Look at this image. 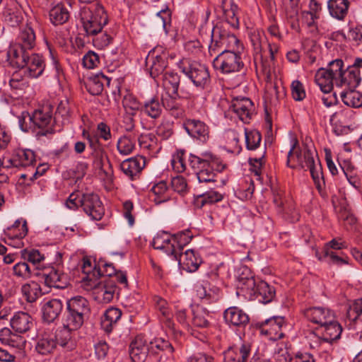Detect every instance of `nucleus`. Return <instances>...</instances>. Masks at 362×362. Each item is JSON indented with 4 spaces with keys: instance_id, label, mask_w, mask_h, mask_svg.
Returning <instances> with one entry per match:
<instances>
[{
    "instance_id": "nucleus-30",
    "label": "nucleus",
    "mask_w": 362,
    "mask_h": 362,
    "mask_svg": "<svg viewBox=\"0 0 362 362\" xmlns=\"http://www.w3.org/2000/svg\"><path fill=\"white\" fill-rule=\"evenodd\" d=\"M315 80L320 90L325 93H330L335 83L334 76L325 68H320L315 76Z\"/></svg>"
},
{
    "instance_id": "nucleus-10",
    "label": "nucleus",
    "mask_w": 362,
    "mask_h": 362,
    "mask_svg": "<svg viewBox=\"0 0 362 362\" xmlns=\"http://www.w3.org/2000/svg\"><path fill=\"white\" fill-rule=\"evenodd\" d=\"M36 44V37L33 28L27 23L20 28L19 34L16 42L11 46L8 52V58L24 53L31 52Z\"/></svg>"
},
{
    "instance_id": "nucleus-8",
    "label": "nucleus",
    "mask_w": 362,
    "mask_h": 362,
    "mask_svg": "<svg viewBox=\"0 0 362 362\" xmlns=\"http://www.w3.org/2000/svg\"><path fill=\"white\" fill-rule=\"evenodd\" d=\"M178 67L197 87L204 88L210 82L209 72L204 64L185 59L180 61Z\"/></svg>"
},
{
    "instance_id": "nucleus-51",
    "label": "nucleus",
    "mask_w": 362,
    "mask_h": 362,
    "mask_svg": "<svg viewBox=\"0 0 362 362\" xmlns=\"http://www.w3.org/2000/svg\"><path fill=\"white\" fill-rule=\"evenodd\" d=\"M156 309H157L167 320H170L172 314L168 302L163 298L156 296L153 298Z\"/></svg>"
},
{
    "instance_id": "nucleus-6",
    "label": "nucleus",
    "mask_w": 362,
    "mask_h": 362,
    "mask_svg": "<svg viewBox=\"0 0 362 362\" xmlns=\"http://www.w3.org/2000/svg\"><path fill=\"white\" fill-rule=\"evenodd\" d=\"M81 20L86 34L93 36L102 32L103 28L108 22V17L105 8L97 6L93 11L83 8L81 13Z\"/></svg>"
},
{
    "instance_id": "nucleus-54",
    "label": "nucleus",
    "mask_w": 362,
    "mask_h": 362,
    "mask_svg": "<svg viewBox=\"0 0 362 362\" xmlns=\"http://www.w3.org/2000/svg\"><path fill=\"white\" fill-rule=\"evenodd\" d=\"M344 62L341 59H337L330 62L328 64L327 68H325L329 72L334 76L335 83L341 76V74L344 71Z\"/></svg>"
},
{
    "instance_id": "nucleus-33",
    "label": "nucleus",
    "mask_w": 362,
    "mask_h": 362,
    "mask_svg": "<svg viewBox=\"0 0 362 362\" xmlns=\"http://www.w3.org/2000/svg\"><path fill=\"white\" fill-rule=\"evenodd\" d=\"M66 310L86 316L90 313L88 301L83 297L74 296L66 301Z\"/></svg>"
},
{
    "instance_id": "nucleus-48",
    "label": "nucleus",
    "mask_w": 362,
    "mask_h": 362,
    "mask_svg": "<svg viewBox=\"0 0 362 362\" xmlns=\"http://www.w3.org/2000/svg\"><path fill=\"white\" fill-rule=\"evenodd\" d=\"M192 237L193 235L189 230L179 232L173 235V243L175 245L177 253L191 241Z\"/></svg>"
},
{
    "instance_id": "nucleus-58",
    "label": "nucleus",
    "mask_w": 362,
    "mask_h": 362,
    "mask_svg": "<svg viewBox=\"0 0 362 362\" xmlns=\"http://www.w3.org/2000/svg\"><path fill=\"white\" fill-rule=\"evenodd\" d=\"M151 349L153 351H155V349H156L158 350L165 351L168 354H172L174 350L171 344L163 339H158L154 341L151 342Z\"/></svg>"
},
{
    "instance_id": "nucleus-7",
    "label": "nucleus",
    "mask_w": 362,
    "mask_h": 362,
    "mask_svg": "<svg viewBox=\"0 0 362 362\" xmlns=\"http://www.w3.org/2000/svg\"><path fill=\"white\" fill-rule=\"evenodd\" d=\"M240 40L237 37L218 26H215L211 30V43L209 46V52L211 56L216 55L223 51H232L238 49Z\"/></svg>"
},
{
    "instance_id": "nucleus-47",
    "label": "nucleus",
    "mask_w": 362,
    "mask_h": 362,
    "mask_svg": "<svg viewBox=\"0 0 362 362\" xmlns=\"http://www.w3.org/2000/svg\"><path fill=\"white\" fill-rule=\"evenodd\" d=\"M246 148L250 151L257 148L262 140V136L257 130L245 129Z\"/></svg>"
},
{
    "instance_id": "nucleus-9",
    "label": "nucleus",
    "mask_w": 362,
    "mask_h": 362,
    "mask_svg": "<svg viewBox=\"0 0 362 362\" xmlns=\"http://www.w3.org/2000/svg\"><path fill=\"white\" fill-rule=\"evenodd\" d=\"M244 66L238 49L223 51L218 53L213 60V66L222 74H228L240 71Z\"/></svg>"
},
{
    "instance_id": "nucleus-63",
    "label": "nucleus",
    "mask_w": 362,
    "mask_h": 362,
    "mask_svg": "<svg viewBox=\"0 0 362 362\" xmlns=\"http://www.w3.org/2000/svg\"><path fill=\"white\" fill-rule=\"evenodd\" d=\"M26 340L24 337L17 334H13L12 337L6 345L19 350L23 349L25 346Z\"/></svg>"
},
{
    "instance_id": "nucleus-62",
    "label": "nucleus",
    "mask_w": 362,
    "mask_h": 362,
    "mask_svg": "<svg viewBox=\"0 0 362 362\" xmlns=\"http://www.w3.org/2000/svg\"><path fill=\"white\" fill-rule=\"evenodd\" d=\"M171 187L174 191L178 193H183L187 189V184L183 177L176 176L171 180Z\"/></svg>"
},
{
    "instance_id": "nucleus-41",
    "label": "nucleus",
    "mask_w": 362,
    "mask_h": 362,
    "mask_svg": "<svg viewBox=\"0 0 362 362\" xmlns=\"http://www.w3.org/2000/svg\"><path fill=\"white\" fill-rule=\"evenodd\" d=\"M341 93L343 103L348 107L358 108L362 106V94L354 89H348Z\"/></svg>"
},
{
    "instance_id": "nucleus-4",
    "label": "nucleus",
    "mask_w": 362,
    "mask_h": 362,
    "mask_svg": "<svg viewBox=\"0 0 362 362\" xmlns=\"http://www.w3.org/2000/svg\"><path fill=\"white\" fill-rule=\"evenodd\" d=\"M297 144L298 141H295L290 148L287 156L286 165L291 168H294L296 165H291V159L296 157L298 164L302 169L306 168L310 170V175L317 188L320 190L322 185L325 184L321 165L320 163L316 164L315 163L313 152L310 149H304L303 153L300 151L296 150V146Z\"/></svg>"
},
{
    "instance_id": "nucleus-2",
    "label": "nucleus",
    "mask_w": 362,
    "mask_h": 362,
    "mask_svg": "<svg viewBox=\"0 0 362 362\" xmlns=\"http://www.w3.org/2000/svg\"><path fill=\"white\" fill-rule=\"evenodd\" d=\"M238 286L245 291L252 299H256L262 303H270L276 295L275 288L264 281L257 282L247 267L243 268V272L238 277Z\"/></svg>"
},
{
    "instance_id": "nucleus-35",
    "label": "nucleus",
    "mask_w": 362,
    "mask_h": 362,
    "mask_svg": "<svg viewBox=\"0 0 362 362\" xmlns=\"http://www.w3.org/2000/svg\"><path fill=\"white\" fill-rule=\"evenodd\" d=\"M349 6L348 0H329L327 7L330 15L338 19L343 20L347 15Z\"/></svg>"
},
{
    "instance_id": "nucleus-56",
    "label": "nucleus",
    "mask_w": 362,
    "mask_h": 362,
    "mask_svg": "<svg viewBox=\"0 0 362 362\" xmlns=\"http://www.w3.org/2000/svg\"><path fill=\"white\" fill-rule=\"evenodd\" d=\"M322 253L323 255H321L319 251L317 249L315 250V255L320 260H322L324 258H329L333 263H335L337 264L346 263V262L344 259L339 257L336 254V252L329 251V249L328 247H324L322 250Z\"/></svg>"
},
{
    "instance_id": "nucleus-16",
    "label": "nucleus",
    "mask_w": 362,
    "mask_h": 362,
    "mask_svg": "<svg viewBox=\"0 0 362 362\" xmlns=\"http://www.w3.org/2000/svg\"><path fill=\"white\" fill-rule=\"evenodd\" d=\"M232 110L244 123H249L254 111V104L248 98H235L230 105Z\"/></svg>"
},
{
    "instance_id": "nucleus-22",
    "label": "nucleus",
    "mask_w": 362,
    "mask_h": 362,
    "mask_svg": "<svg viewBox=\"0 0 362 362\" xmlns=\"http://www.w3.org/2000/svg\"><path fill=\"white\" fill-rule=\"evenodd\" d=\"M72 331L74 330L64 326L57 329L55 334H53L57 345H59L66 351L73 350L76 347V344L73 337Z\"/></svg>"
},
{
    "instance_id": "nucleus-40",
    "label": "nucleus",
    "mask_w": 362,
    "mask_h": 362,
    "mask_svg": "<svg viewBox=\"0 0 362 362\" xmlns=\"http://www.w3.org/2000/svg\"><path fill=\"white\" fill-rule=\"evenodd\" d=\"M163 110L161 104L157 97H153L146 101L141 107V111L153 119L158 118Z\"/></svg>"
},
{
    "instance_id": "nucleus-31",
    "label": "nucleus",
    "mask_w": 362,
    "mask_h": 362,
    "mask_svg": "<svg viewBox=\"0 0 362 362\" xmlns=\"http://www.w3.org/2000/svg\"><path fill=\"white\" fill-rule=\"evenodd\" d=\"M49 16L53 25H59L65 23L69 20L70 13L66 6L59 3L50 9Z\"/></svg>"
},
{
    "instance_id": "nucleus-52",
    "label": "nucleus",
    "mask_w": 362,
    "mask_h": 362,
    "mask_svg": "<svg viewBox=\"0 0 362 362\" xmlns=\"http://www.w3.org/2000/svg\"><path fill=\"white\" fill-rule=\"evenodd\" d=\"M13 274L17 277L27 279L31 276V269L27 262H18L13 267Z\"/></svg>"
},
{
    "instance_id": "nucleus-18",
    "label": "nucleus",
    "mask_w": 362,
    "mask_h": 362,
    "mask_svg": "<svg viewBox=\"0 0 362 362\" xmlns=\"http://www.w3.org/2000/svg\"><path fill=\"white\" fill-rule=\"evenodd\" d=\"M250 351L251 346L248 343L230 347L223 354V362H246Z\"/></svg>"
},
{
    "instance_id": "nucleus-25",
    "label": "nucleus",
    "mask_w": 362,
    "mask_h": 362,
    "mask_svg": "<svg viewBox=\"0 0 362 362\" xmlns=\"http://www.w3.org/2000/svg\"><path fill=\"white\" fill-rule=\"evenodd\" d=\"M63 303L59 299H52L45 303L42 307V317L48 323L54 322L60 315Z\"/></svg>"
},
{
    "instance_id": "nucleus-32",
    "label": "nucleus",
    "mask_w": 362,
    "mask_h": 362,
    "mask_svg": "<svg viewBox=\"0 0 362 362\" xmlns=\"http://www.w3.org/2000/svg\"><path fill=\"white\" fill-rule=\"evenodd\" d=\"M122 316V312L116 308L107 309L101 318V327L107 333L112 331L114 326Z\"/></svg>"
},
{
    "instance_id": "nucleus-13",
    "label": "nucleus",
    "mask_w": 362,
    "mask_h": 362,
    "mask_svg": "<svg viewBox=\"0 0 362 362\" xmlns=\"http://www.w3.org/2000/svg\"><path fill=\"white\" fill-rule=\"evenodd\" d=\"M35 163V153L30 149L17 148L13 151L11 157L6 160L7 168H25Z\"/></svg>"
},
{
    "instance_id": "nucleus-34",
    "label": "nucleus",
    "mask_w": 362,
    "mask_h": 362,
    "mask_svg": "<svg viewBox=\"0 0 362 362\" xmlns=\"http://www.w3.org/2000/svg\"><path fill=\"white\" fill-rule=\"evenodd\" d=\"M222 199L223 194L215 190L214 187L210 186L209 190L196 197L194 203L197 207L202 208L206 204H212Z\"/></svg>"
},
{
    "instance_id": "nucleus-28",
    "label": "nucleus",
    "mask_w": 362,
    "mask_h": 362,
    "mask_svg": "<svg viewBox=\"0 0 362 362\" xmlns=\"http://www.w3.org/2000/svg\"><path fill=\"white\" fill-rule=\"evenodd\" d=\"M144 159L142 157H134L124 160L120 164L122 171L128 177L133 179L144 168Z\"/></svg>"
},
{
    "instance_id": "nucleus-43",
    "label": "nucleus",
    "mask_w": 362,
    "mask_h": 362,
    "mask_svg": "<svg viewBox=\"0 0 362 362\" xmlns=\"http://www.w3.org/2000/svg\"><path fill=\"white\" fill-rule=\"evenodd\" d=\"M21 291L30 303L35 302L42 295L41 287L36 281H30L24 284L21 288Z\"/></svg>"
},
{
    "instance_id": "nucleus-5",
    "label": "nucleus",
    "mask_w": 362,
    "mask_h": 362,
    "mask_svg": "<svg viewBox=\"0 0 362 362\" xmlns=\"http://www.w3.org/2000/svg\"><path fill=\"white\" fill-rule=\"evenodd\" d=\"M12 66L21 69L25 76L29 78H37L44 71L45 64L42 57L37 54L24 53L9 57Z\"/></svg>"
},
{
    "instance_id": "nucleus-19",
    "label": "nucleus",
    "mask_w": 362,
    "mask_h": 362,
    "mask_svg": "<svg viewBox=\"0 0 362 362\" xmlns=\"http://www.w3.org/2000/svg\"><path fill=\"white\" fill-rule=\"evenodd\" d=\"M176 260L178 261L180 267L188 272L197 271L202 263L200 257L193 250L178 252Z\"/></svg>"
},
{
    "instance_id": "nucleus-36",
    "label": "nucleus",
    "mask_w": 362,
    "mask_h": 362,
    "mask_svg": "<svg viewBox=\"0 0 362 362\" xmlns=\"http://www.w3.org/2000/svg\"><path fill=\"white\" fill-rule=\"evenodd\" d=\"M163 107L168 110L175 118L182 117L185 114V110L180 103L179 96L168 95V98L163 100Z\"/></svg>"
},
{
    "instance_id": "nucleus-59",
    "label": "nucleus",
    "mask_w": 362,
    "mask_h": 362,
    "mask_svg": "<svg viewBox=\"0 0 362 362\" xmlns=\"http://www.w3.org/2000/svg\"><path fill=\"white\" fill-rule=\"evenodd\" d=\"M95 37L93 39V42L95 47L98 49H103L108 46L112 40V37L107 33H103L94 35Z\"/></svg>"
},
{
    "instance_id": "nucleus-20",
    "label": "nucleus",
    "mask_w": 362,
    "mask_h": 362,
    "mask_svg": "<svg viewBox=\"0 0 362 362\" xmlns=\"http://www.w3.org/2000/svg\"><path fill=\"white\" fill-rule=\"evenodd\" d=\"M152 245L154 249L164 250L167 254L173 255L175 259H177V252L173 243V235L166 232L158 233L153 239Z\"/></svg>"
},
{
    "instance_id": "nucleus-24",
    "label": "nucleus",
    "mask_w": 362,
    "mask_h": 362,
    "mask_svg": "<svg viewBox=\"0 0 362 362\" xmlns=\"http://www.w3.org/2000/svg\"><path fill=\"white\" fill-rule=\"evenodd\" d=\"M45 284L49 287L64 288L69 285L66 274L57 269L52 268L48 273H43Z\"/></svg>"
},
{
    "instance_id": "nucleus-14",
    "label": "nucleus",
    "mask_w": 362,
    "mask_h": 362,
    "mask_svg": "<svg viewBox=\"0 0 362 362\" xmlns=\"http://www.w3.org/2000/svg\"><path fill=\"white\" fill-rule=\"evenodd\" d=\"M305 317L311 322L322 327L335 318L334 313L329 308L313 307L303 312Z\"/></svg>"
},
{
    "instance_id": "nucleus-37",
    "label": "nucleus",
    "mask_w": 362,
    "mask_h": 362,
    "mask_svg": "<svg viewBox=\"0 0 362 362\" xmlns=\"http://www.w3.org/2000/svg\"><path fill=\"white\" fill-rule=\"evenodd\" d=\"M57 342L54 341L53 334H44L38 338L35 345V350L42 355H46L52 352L56 348Z\"/></svg>"
},
{
    "instance_id": "nucleus-29",
    "label": "nucleus",
    "mask_w": 362,
    "mask_h": 362,
    "mask_svg": "<svg viewBox=\"0 0 362 362\" xmlns=\"http://www.w3.org/2000/svg\"><path fill=\"white\" fill-rule=\"evenodd\" d=\"M221 8L226 21L234 28H239V18L238 17V6L234 0H222Z\"/></svg>"
},
{
    "instance_id": "nucleus-49",
    "label": "nucleus",
    "mask_w": 362,
    "mask_h": 362,
    "mask_svg": "<svg viewBox=\"0 0 362 362\" xmlns=\"http://www.w3.org/2000/svg\"><path fill=\"white\" fill-rule=\"evenodd\" d=\"M23 71H21V69L13 72L9 80L11 88L13 90H23L27 87L28 82L25 81Z\"/></svg>"
},
{
    "instance_id": "nucleus-27",
    "label": "nucleus",
    "mask_w": 362,
    "mask_h": 362,
    "mask_svg": "<svg viewBox=\"0 0 362 362\" xmlns=\"http://www.w3.org/2000/svg\"><path fill=\"white\" fill-rule=\"evenodd\" d=\"M151 63L150 75L152 78H156L160 75H163V72L167 67L168 62L165 56H154V52L149 53L146 57V64Z\"/></svg>"
},
{
    "instance_id": "nucleus-61",
    "label": "nucleus",
    "mask_w": 362,
    "mask_h": 362,
    "mask_svg": "<svg viewBox=\"0 0 362 362\" xmlns=\"http://www.w3.org/2000/svg\"><path fill=\"white\" fill-rule=\"evenodd\" d=\"M99 63V57L97 54L89 51L83 57V64L87 69H93Z\"/></svg>"
},
{
    "instance_id": "nucleus-46",
    "label": "nucleus",
    "mask_w": 362,
    "mask_h": 362,
    "mask_svg": "<svg viewBox=\"0 0 362 362\" xmlns=\"http://www.w3.org/2000/svg\"><path fill=\"white\" fill-rule=\"evenodd\" d=\"M117 148L121 155H129L135 148V142L130 136L123 135L117 141Z\"/></svg>"
},
{
    "instance_id": "nucleus-12",
    "label": "nucleus",
    "mask_w": 362,
    "mask_h": 362,
    "mask_svg": "<svg viewBox=\"0 0 362 362\" xmlns=\"http://www.w3.org/2000/svg\"><path fill=\"white\" fill-rule=\"evenodd\" d=\"M115 281L113 279L107 278L100 281L95 288V299L103 304L110 303L115 296L118 293Z\"/></svg>"
},
{
    "instance_id": "nucleus-3",
    "label": "nucleus",
    "mask_w": 362,
    "mask_h": 362,
    "mask_svg": "<svg viewBox=\"0 0 362 362\" xmlns=\"http://www.w3.org/2000/svg\"><path fill=\"white\" fill-rule=\"evenodd\" d=\"M52 123V116L49 106L35 110L32 115L23 112L19 119L21 129L24 132H28V128L32 129L38 139L54 133Z\"/></svg>"
},
{
    "instance_id": "nucleus-17",
    "label": "nucleus",
    "mask_w": 362,
    "mask_h": 362,
    "mask_svg": "<svg viewBox=\"0 0 362 362\" xmlns=\"http://www.w3.org/2000/svg\"><path fill=\"white\" fill-rule=\"evenodd\" d=\"M223 317L229 326L239 328L245 327L250 321L248 315L237 307L226 309L224 311Z\"/></svg>"
},
{
    "instance_id": "nucleus-38",
    "label": "nucleus",
    "mask_w": 362,
    "mask_h": 362,
    "mask_svg": "<svg viewBox=\"0 0 362 362\" xmlns=\"http://www.w3.org/2000/svg\"><path fill=\"white\" fill-rule=\"evenodd\" d=\"M321 327L324 328L322 335L325 341L332 342L340 338L342 327L341 325L335 320V318Z\"/></svg>"
},
{
    "instance_id": "nucleus-53",
    "label": "nucleus",
    "mask_w": 362,
    "mask_h": 362,
    "mask_svg": "<svg viewBox=\"0 0 362 362\" xmlns=\"http://www.w3.org/2000/svg\"><path fill=\"white\" fill-rule=\"evenodd\" d=\"M124 108L125 110V114L129 115L135 116L138 110H141L142 105L135 98H126L123 102Z\"/></svg>"
},
{
    "instance_id": "nucleus-15",
    "label": "nucleus",
    "mask_w": 362,
    "mask_h": 362,
    "mask_svg": "<svg viewBox=\"0 0 362 362\" xmlns=\"http://www.w3.org/2000/svg\"><path fill=\"white\" fill-rule=\"evenodd\" d=\"M183 127L189 136L202 142L206 141L209 137V127L201 120L187 119L183 123Z\"/></svg>"
},
{
    "instance_id": "nucleus-45",
    "label": "nucleus",
    "mask_w": 362,
    "mask_h": 362,
    "mask_svg": "<svg viewBox=\"0 0 362 362\" xmlns=\"http://www.w3.org/2000/svg\"><path fill=\"white\" fill-rule=\"evenodd\" d=\"M107 78L103 74H97L93 78H90L86 83L87 90L93 95H98L103 90V82L102 80H107Z\"/></svg>"
},
{
    "instance_id": "nucleus-57",
    "label": "nucleus",
    "mask_w": 362,
    "mask_h": 362,
    "mask_svg": "<svg viewBox=\"0 0 362 362\" xmlns=\"http://www.w3.org/2000/svg\"><path fill=\"white\" fill-rule=\"evenodd\" d=\"M291 93L293 99L296 101H301L305 98V91L303 83L298 81H293L291 86Z\"/></svg>"
},
{
    "instance_id": "nucleus-55",
    "label": "nucleus",
    "mask_w": 362,
    "mask_h": 362,
    "mask_svg": "<svg viewBox=\"0 0 362 362\" xmlns=\"http://www.w3.org/2000/svg\"><path fill=\"white\" fill-rule=\"evenodd\" d=\"M273 202L277 208V211L281 214H288L291 212L292 209L288 204H286L283 198V192L277 191L274 193Z\"/></svg>"
},
{
    "instance_id": "nucleus-23",
    "label": "nucleus",
    "mask_w": 362,
    "mask_h": 362,
    "mask_svg": "<svg viewBox=\"0 0 362 362\" xmlns=\"http://www.w3.org/2000/svg\"><path fill=\"white\" fill-rule=\"evenodd\" d=\"M33 325L32 317L27 313L18 312L11 319V327L18 333H25L29 331Z\"/></svg>"
},
{
    "instance_id": "nucleus-44",
    "label": "nucleus",
    "mask_w": 362,
    "mask_h": 362,
    "mask_svg": "<svg viewBox=\"0 0 362 362\" xmlns=\"http://www.w3.org/2000/svg\"><path fill=\"white\" fill-rule=\"evenodd\" d=\"M84 317L85 316L80 314L66 310L63 319V326L75 331L83 325Z\"/></svg>"
},
{
    "instance_id": "nucleus-21",
    "label": "nucleus",
    "mask_w": 362,
    "mask_h": 362,
    "mask_svg": "<svg viewBox=\"0 0 362 362\" xmlns=\"http://www.w3.org/2000/svg\"><path fill=\"white\" fill-rule=\"evenodd\" d=\"M360 70L356 67H347L343 71L341 76L336 82V86L345 87L348 89H355L361 82Z\"/></svg>"
},
{
    "instance_id": "nucleus-50",
    "label": "nucleus",
    "mask_w": 362,
    "mask_h": 362,
    "mask_svg": "<svg viewBox=\"0 0 362 362\" xmlns=\"http://www.w3.org/2000/svg\"><path fill=\"white\" fill-rule=\"evenodd\" d=\"M354 117V112L350 107L343 108L335 112L332 115L331 119H336L339 123H346L351 120Z\"/></svg>"
},
{
    "instance_id": "nucleus-60",
    "label": "nucleus",
    "mask_w": 362,
    "mask_h": 362,
    "mask_svg": "<svg viewBox=\"0 0 362 362\" xmlns=\"http://www.w3.org/2000/svg\"><path fill=\"white\" fill-rule=\"evenodd\" d=\"M23 256L24 259L31 262L33 265L40 263L44 259V256L37 250H25Z\"/></svg>"
},
{
    "instance_id": "nucleus-64",
    "label": "nucleus",
    "mask_w": 362,
    "mask_h": 362,
    "mask_svg": "<svg viewBox=\"0 0 362 362\" xmlns=\"http://www.w3.org/2000/svg\"><path fill=\"white\" fill-rule=\"evenodd\" d=\"M188 362H214V358L205 353H197L189 358Z\"/></svg>"
},
{
    "instance_id": "nucleus-42",
    "label": "nucleus",
    "mask_w": 362,
    "mask_h": 362,
    "mask_svg": "<svg viewBox=\"0 0 362 362\" xmlns=\"http://www.w3.org/2000/svg\"><path fill=\"white\" fill-rule=\"evenodd\" d=\"M163 86L167 90L168 95L178 96L180 76L175 73L166 72L163 75Z\"/></svg>"
},
{
    "instance_id": "nucleus-26",
    "label": "nucleus",
    "mask_w": 362,
    "mask_h": 362,
    "mask_svg": "<svg viewBox=\"0 0 362 362\" xmlns=\"http://www.w3.org/2000/svg\"><path fill=\"white\" fill-rule=\"evenodd\" d=\"M148 352V346L141 337H136L129 346V356L133 362H144Z\"/></svg>"
},
{
    "instance_id": "nucleus-1",
    "label": "nucleus",
    "mask_w": 362,
    "mask_h": 362,
    "mask_svg": "<svg viewBox=\"0 0 362 362\" xmlns=\"http://www.w3.org/2000/svg\"><path fill=\"white\" fill-rule=\"evenodd\" d=\"M189 161L199 183L215 185L214 170L221 173L226 168V165L219 158L209 151L202 153L199 156L191 154Z\"/></svg>"
},
{
    "instance_id": "nucleus-39",
    "label": "nucleus",
    "mask_w": 362,
    "mask_h": 362,
    "mask_svg": "<svg viewBox=\"0 0 362 362\" xmlns=\"http://www.w3.org/2000/svg\"><path fill=\"white\" fill-rule=\"evenodd\" d=\"M192 324L199 328L208 327L210 325L209 318L211 317L209 312L200 306H196L192 309Z\"/></svg>"
},
{
    "instance_id": "nucleus-11",
    "label": "nucleus",
    "mask_w": 362,
    "mask_h": 362,
    "mask_svg": "<svg viewBox=\"0 0 362 362\" xmlns=\"http://www.w3.org/2000/svg\"><path fill=\"white\" fill-rule=\"evenodd\" d=\"M80 206L92 220L100 221L105 214V209L99 196L95 193L81 194Z\"/></svg>"
}]
</instances>
